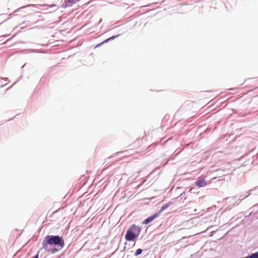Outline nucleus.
Returning <instances> with one entry per match:
<instances>
[{
  "instance_id": "f257e3e1",
  "label": "nucleus",
  "mask_w": 258,
  "mask_h": 258,
  "mask_svg": "<svg viewBox=\"0 0 258 258\" xmlns=\"http://www.w3.org/2000/svg\"><path fill=\"white\" fill-rule=\"evenodd\" d=\"M42 249L45 250H47L48 245L59 247L61 249L64 246V241L63 238L59 235H47L42 240Z\"/></svg>"
},
{
  "instance_id": "f03ea898",
  "label": "nucleus",
  "mask_w": 258,
  "mask_h": 258,
  "mask_svg": "<svg viewBox=\"0 0 258 258\" xmlns=\"http://www.w3.org/2000/svg\"><path fill=\"white\" fill-rule=\"evenodd\" d=\"M142 228L140 226L135 224L131 225L126 230L125 234V239L127 241H134L139 236Z\"/></svg>"
},
{
  "instance_id": "7ed1b4c3",
  "label": "nucleus",
  "mask_w": 258,
  "mask_h": 258,
  "mask_svg": "<svg viewBox=\"0 0 258 258\" xmlns=\"http://www.w3.org/2000/svg\"><path fill=\"white\" fill-rule=\"evenodd\" d=\"M195 184L198 187H203L206 186L208 184V183L206 182L205 179L200 178H198L195 182Z\"/></svg>"
},
{
  "instance_id": "20e7f679",
  "label": "nucleus",
  "mask_w": 258,
  "mask_h": 258,
  "mask_svg": "<svg viewBox=\"0 0 258 258\" xmlns=\"http://www.w3.org/2000/svg\"><path fill=\"white\" fill-rule=\"evenodd\" d=\"M80 0H64V3L62 4V7L63 8H67L73 6V5L76 4Z\"/></svg>"
},
{
  "instance_id": "39448f33",
  "label": "nucleus",
  "mask_w": 258,
  "mask_h": 258,
  "mask_svg": "<svg viewBox=\"0 0 258 258\" xmlns=\"http://www.w3.org/2000/svg\"><path fill=\"white\" fill-rule=\"evenodd\" d=\"M159 213H157V212L154 214L153 215L148 217L145 220L143 221V224H148L153 221L154 219H155L156 218H157L159 216Z\"/></svg>"
},
{
  "instance_id": "423d86ee",
  "label": "nucleus",
  "mask_w": 258,
  "mask_h": 258,
  "mask_svg": "<svg viewBox=\"0 0 258 258\" xmlns=\"http://www.w3.org/2000/svg\"><path fill=\"white\" fill-rule=\"evenodd\" d=\"M171 204H172V203L169 202L167 204H166L164 205H163L161 207L160 210L158 212H157V213H159V215L163 211H164L165 209H166L167 208H168Z\"/></svg>"
},
{
  "instance_id": "0eeeda50",
  "label": "nucleus",
  "mask_w": 258,
  "mask_h": 258,
  "mask_svg": "<svg viewBox=\"0 0 258 258\" xmlns=\"http://www.w3.org/2000/svg\"><path fill=\"white\" fill-rule=\"evenodd\" d=\"M59 249H57L56 248H48V247H47V250H45V251L48 252H50L52 254H53L58 251Z\"/></svg>"
},
{
  "instance_id": "6e6552de",
  "label": "nucleus",
  "mask_w": 258,
  "mask_h": 258,
  "mask_svg": "<svg viewBox=\"0 0 258 258\" xmlns=\"http://www.w3.org/2000/svg\"><path fill=\"white\" fill-rule=\"evenodd\" d=\"M142 251H143V250L141 248L137 249L134 253V256H137L139 255L140 254H141L142 253Z\"/></svg>"
},
{
  "instance_id": "1a4fd4ad",
  "label": "nucleus",
  "mask_w": 258,
  "mask_h": 258,
  "mask_svg": "<svg viewBox=\"0 0 258 258\" xmlns=\"http://www.w3.org/2000/svg\"><path fill=\"white\" fill-rule=\"evenodd\" d=\"M120 35V34H118L117 35H113V36H112L111 37L107 38L109 40V41H111V40H113L114 39H115V38H117L118 37H119V36Z\"/></svg>"
},
{
  "instance_id": "9d476101",
  "label": "nucleus",
  "mask_w": 258,
  "mask_h": 258,
  "mask_svg": "<svg viewBox=\"0 0 258 258\" xmlns=\"http://www.w3.org/2000/svg\"><path fill=\"white\" fill-rule=\"evenodd\" d=\"M185 192H183L177 198V199H181L184 198V199H185Z\"/></svg>"
},
{
  "instance_id": "9b49d317",
  "label": "nucleus",
  "mask_w": 258,
  "mask_h": 258,
  "mask_svg": "<svg viewBox=\"0 0 258 258\" xmlns=\"http://www.w3.org/2000/svg\"><path fill=\"white\" fill-rule=\"evenodd\" d=\"M253 254L255 258H258V251L256 252L253 253Z\"/></svg>"
},
{
  "instance_id": "f8f14e48",
  "label": "nucleus",
  "mask_w": 258,
  "mask_h": 258,
  "mask_svg": "<svg viewBox=\"0 0 258 258\" xmlns=\"http://www.w3.org/2000/svg\"><path fill=\"white\" fill-rule=\"evenodd\" d=\"M103 44L102 42H101V43H99V44H98L95 46V48H96V47H100V46H101L102 45H103Z\"/></svg>"
},
{
  "instance_id": "ddd939ff",
  "label": "nucleus",
  "mask_w": 258,
  "mask_h": 258,
  "mask_svg": "<svg viewBox=\"0 0 258 258\" xmlns=\"http://www.w3.org/2000/svg\"><path fill=\"white\" fill-rule=\"evenodd\" d=\"M39 257V253H37L36 254L32 256L31 258H38Z\"/></svg>"
},
{
  "instance_id": "4468645a",
  "label": "nucleus",
  "mask_w": 258,
  "mask_h": 258,
  "mask_svg": "<svg viewBox=\"0 0 258 258\" xmlns=\"http://www.w3.org/2000/svg\"><path fill=\"white\" fill-rule=\"evenodd\" d=\"M39 257V253H37L36 254L32 256L31 258H38Z\"/></svg>"
},
{
  "instance_id": "2eb2a0df",
  "label": "nucleus",
  "mask_w": 258,
  "mask_h": 258,
  "mask_svg": "<svg viewBox=\"0 0 258 258\" xmlns=\"http://www.w3.org/2000/svg\"><path fill=\"white\" fill-rule=\"evenodd\" d=\"M109 42V40H108V39H106V40H105L104 41H103L102 42V43H103V44H104L106 43H107V42Z\"/></svg>"
},
{
  "instance_id": "dca6fc26",
  "label": "nucleus",
  "mask_w": 258,
  "mask_h": 258,
  "mask_svg": "<svg viewBox=\"0 0 258 258\" xmlns=\"http://www.w3.org/2000/svg\"><path fill=\"white\" fill-rule=\"evenodd\" d=\"M159 167H156L155 170L153 171V172H155V171L157 170H159Z\"/></svg>"
},
{
  "instance_id": "f3484780",
  "label": "nucleus",
  "mask_w": 258,
  "mask_h": 258,
  "mask_svg": "<svg viewBox=\"0 0 258 258\" xmlns=\"http://www.w3.org/2000/svg\"><path fill=\"white\" fill-rule=\"evenodd\" d=\"M231 209V208H230L229 206H228V207L226 208V210H227V209L230 210Z\"/></svg>"
},
{
  "instance_id": "a211bd4d",
  "label": "nucleus",
  "mask_w": 258,
  "mask_h": 258,
  "mask_svg": "<svg viewBox=\"0 0 258 258\" xmlns=\"http://www.w3.org/2000/svg\"><path fill=\"white\" fill-rule=\"evenodd\" d=\"M234 90H235V88H230L229 89V90H230V91Z\"/></svg>"
},
{
  "instance_id": "6ab92c4d",
  "label": "nucleus",
  "mask_w": 258,
  "mask_h": 258,
  "mask_svg": "<svg viewBox=\"0 0 258 258\" xmlns=\"http://www.w3.org/2000/svg\"><path fill=\"white\" fill-rule=\"evenodd\" d=\"M194 189V188H190L189 191H192V190Z\"/></svg>"
},
{
  "instance_id": "aec40b11",
  "label": "nucleus",
  "mask_w": 258,
  "mask_h": 258,
  "mask_svg": "<svg viewBox=\"0 0 258 258\" xmlns=\"http://www.w3.org/2000/svg\"><path fill=\"white\" fill-rule=\"evenodd\" d=\"M22 8H19V9H17V11H19L20 9H21Z\"/></svg>"
},
{
  "instance_id": "412c9836",
  "label": "nucleus",
  "mask_w": 258,
  "mask_h": 258,
  "mask_svg": "<svg viewBox=\"0 0 258 258\" xmlns=\"http://www.w3.org/2000/svg\"><path fill=\"white\" fill-rule=\"evenodd\" d=\"M55 6H56V5H55V4H53V5H52L51 6V7H55Z\"/></svg>"
},
{
  "instance_id": "4be33fe9",
  "label": "nucleus",
  "mask_w": 258,
  "mask_h": 258,
  "mask_svg": "<svg viewBox=\"0 0 258 258\" xmlns=\"http://www.w3.org/2000/svg\"><path fill=\"white\" fill-rule=\"evenodd\" d=\"M21 32V30L17 31V34L20 33Z\"/></svg>"
},
{
  "instance_id": "5701e85b",
  "label": "nucleus",
  "mask_w": 258,
  "mask_h": 258,
  "mask_svg": "<svg viewBox=\"0 0 258 258\" xmlns=\"http://www.w3.org/2000/svg\"><path fill=\"white\" fill-rule=\"evenodd\" d=\"M25 66V64H24L23 66H22V68H23Z\"/></svg>"
},
{
  "instance_id": "b1692460",
  "label": "nucleus",
  "mask_w": 258,
  "mask_h": 258,
  "mask_svg": "<svg viewBox=\"0 0 258 258\" xmlns=\"http://www.w3.org/2000/svg\"><path fill=\"white\" fill-rule=\"evenodd\" d=\"M23 28H24L23 27H21L20 28V29H23Z\"/></svg>"
}]
</instances>
